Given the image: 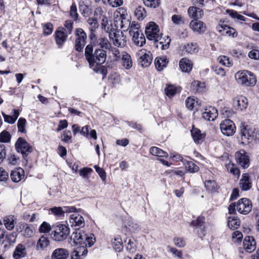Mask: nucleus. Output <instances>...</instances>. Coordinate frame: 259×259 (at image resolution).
<instances>
[{
	"mask_svg": "<svg viewBox=\"0 0 259 259\" xmlns=\"http://www.w3.org/2000/svg\"><path fill=\"white\" fill-rule=\"evenodd\" d=\"M153 40L154 41V46L157 48L166 50L168 48L171 39L168 36L165 35L163 37V34L161 33Z\"/></svg>",
	"mask_w": 259,
	"mask_h": 259,
	"instance_id": "nucleus-14",
	"label": "nucleus"
},
{
	"mask_svg": "<svg viewBox=\"0 0 259 259\" xmlns=\"http://www.w3.org/2000/svg\"><path fill=\"white\" fill-rule=\"evenodd\" d=\"M69 34L65 31V29L63 27H59L55 31V38L56 44L62 47L66 41Z\"/></svg>",
	"mask_w": 259,
	"mask_h": 259,
	"instance_id": "nucleus-18",
	"label": "nucleus"
},
{
	"mask_svg": "<svg viewBox=\"0 0 259 259\" xmlns=\"http://www.w3.org/2000/svg\"><path fill=\"white\" fill-rule=\"evenodd\" d=\"M24 177V170L21 167H17L11 171L10 177L15 183L20 181Z\"/></svg>",
	"mask_w": 259,
	"mask_h": 259,
	"instance_id": "nucleus-27",
	"label": "nucleus"
},
{
	"mask_svg": "<svg viewBox=\"0 0 259 259\" xmlns=\"http://www.w3.org/2000/svg\"><path fill=\"white\" fill-rule=\"evenodd\" d=\"M235 78L238 83L245 86H253L256 82L255 75L248 70L237 72L235 74Z\"/></svg>",
	"mask_w": 259,
	"mask_h": 259,
	"instance_id": "nucleus-4",
	"label": "nucleus"
},
{
	"mask_svg": "<svg viewBox=\"0 0 259 259\" xmlns=\"http://www.w3.org/2000/svg\"><path fill=\"white\" fill-rule=\"evenodd\" d=\"M188 13L192 18L198 19L203 15L202 10L195 7H190L188 10Z\"/></svg>",
	"mask_w": 259,
	"mask_h": 259,
	"instance_id": "nucleus-33",
	"label": "nucleus"
},
{
	"mask_svg": "<svg viewBox=\"0 0 259 259\" xmlns=\"http://www.w3.org/2000/svg\"><path fill=\"white\" fill-rule=\"evenodd\" d=\"M232 240L235 243H240L243 238L242 233L239 231L234 232L232 235Z\"/></svg>",
	"mask_w": 259,
	"mask_h": 259,
	"instance_id": "nucleus-54",
	"label": "nucleus"
},
{
	"mask_svg": "<svg viewBox=\"0 0 259 259\" xmlns=\"http://www.w3.org/2000/svg\"><path fill=\"white\" fill-rule=\"evenodd\" d=\"M235 159L236 162L241 167L247 168L249 165V159L246 155V153L244 150H241L236 152Z\"/></svg>",
	"mask_w": 259,
	"mask_h": 259,
	"instance_id": "nucleus-15",
	"label": "nucleus"
},
{
	"mask_svg": "<svg viewBox=\"0 0 259 259\" xmlns=\"http://www.w3.org/2000/svg\"><path fill=\"white\" fill-rule=\"evenodd\" d=\"M222 133L227 136L233 135L236 131V126L233 121L230 119L223 120L220 124Z\"/></svg>",
	"mask_w": 259,
	"mask_h": 259,
	"instance_id": "nucleus-9",
	"label": "nucleus"
},
{
	"mask_svg": "<svg viewBox=\"0 0 259 259\" xmlns=\"http://www.w3.org/2000/svg\"><path fill=\"white\" fill-rule=\"evenodd\" d=\"M34 235V229L32 225L27 224L23 231L22 235L25 237H31Z\"/></svg>",
	"mask_w": 259,
	"mask_h": 259,
	"instance_id": "nucleus-47",
	"label": "nucleus"
},
{
	"mask_svg": "<svg viewBox=\"0 0 259 259\" xmlns=\"http://www.w3.org/2000/svg\"><path fill=\"white\" fill-rule=\"evenodd\" d=\"M243 249L247 252L251 253L256 248V243L252 236H246L243 242Z\"/></svg>",
	"mask_w": 259,
	"mask_h": 259,
	"instance_id": "nucleus-19",
	"label": "nucleus"
},
{
	"mask_svg": "<svg viewBox=\"0 0 259 259\" xmlns=\"http://www.w3.org/2000/svg\"><path fill=\"white\" fill-rule=\"evenodd\" d=\"M69 221L71 226L82 227L84 225L83 217L77 213L70 215Z\"/></svg>",
	"mask_w": 259,
	"mask_h": 259,
	"instance_id": "nucleus-25",
	"label": "nucleus"
},
{
	"mask_svg": "<svg viewBox=\"0 0 259 259\" xmlns=\"http://www.w3.org/2000/svg\"><path fill=\"white\" fill-rule=\"evenodd\" d=\"M51 212L57 215L58 217H61L64 216V211L63 210V208L61 207H54L51 209Z\"/></svg>",
	"mask_w": 259,
	"mask_h": 259,
	"instance_id": "nucleus-59",
	"label": "nucleus"
},
{
	"mask_svg": "<svg viewBox=\"0 0 259 259\" xmlns=\"http://www.w3.org/2000/svg\"><path fill=\"white\" fill-rule=\"evenodd\" d=\"M10 140L11 135L8 132L4 131L0 134V142L7 143L9 142Z\"/></svg>",
	"mask_w": 259,
	"mask_h": 259,
	"instance_id": "nucleus-56",
	"label": "nucleus"
},
{
	"mask_svg": "<svg viewBox=\"0 0 259 259\" xmlns=\"http://www.w3.org/2000/svg\"><path fill=\"white\" fill-rule=\"evenodd\" d=\"M166 95L169 98L173 97L177 92V88L174 85L168 84L164 89Z\"/></svg>",
	"mask_w": 259,
	"mask_h": 259,
	"instance_id": "nucleus-46",
	"label": "nucleus"
},
{
	"mask_svg": "<svg viewBox=\"0 0 259 259\" xmlns=\"http://www.w3.org/2000/svg\"><path fill=\"white\" fill-rule=\"evenodd\" d=\"M69 255V252L66 249L57 248L52 254V259H66Z\"/></svg>",
	"mask_w": 259,
	"mask_h": 259,
	"instance_id": "nucleus-30",
	"label": "nucleus"
},
{
	"mask_svg": "<svg viewBox=\"0 0 259 259\" xmlns=\"http://www.w3.org/2000/svg\"><path fill=\"white\" fill-rule=\"evenodd\" d=\"M233 104L237 109L242 111L247 108L248 100L244 96L236 97L233 99Z\"/></svg>",
	"mask_w": 259,
	"mask_h": 259,
	"instance_id": "nucleus-23",
	"label": "nucleus"
},
{
	"mask_svg": "<svg viewBox=\"0 0 259 259\" xmlns=\"http://www.w3.org/2000/svg\"><path fill=\"white\" fill-rule=\"evenodd\" d=\"M218 116V111L213 107H209L204 109L202 113V118L207 121H213Z\"/></svg>",
	"mask_w": 259,
	"mask_h": 259,
	"instance_id": "nucleus-22",
	"label": "nucleus"
},
{
	"mask_svg": "<svg viewBox=\"0 0 259 259\" xmlns=\"http://www.w3.org/2000/svg\"><path fill=\"white\" fill-rule=\"evenodd\" d=\"M69 15L74 21H76L78 20L79 15L77 13V7L75 3H73L70 7Z\"/></svg>",
	"mask_w": 259,
	"mask_h": 259,
	"instance_id": "nucleus-52",
	"label": "nucleus"
},
{
	"mask_svg": "<svg viewBox=\"0 0 259 259\" xmlns=\"http://www.w3.org/2000/svg\"><path fill=\"white\" fill-rule=\"evenodd\" d=\"M15 148L18 152H20L24 158L32 151L33 148L23 138H19L15 143Z\"/></svg>",
	"mask_w": 259,
	"mask_h": 259,
	"instance_id": "nucleus-8",
	"label": "nucleus"
},
{
	"mask_svg": "<svg viewBox=\"0 0 259 259\" xmlns=\"http://www.w3.org/2000/svg\"><path fill=\"white\" fill-rule=\"evenodd\" d=\"M240 225L239 219L234 217H230L228 219V226L231 229H237Z\"/></svg>",
	"mask_w": 259,
	"mask_h": 259,
	"instance_id": "nucleus-44",
	"label": "nucleus"
},
{
	"mask_svg": "<svg viewBox=\"0 0 259 259\" xmlns=\"http://www.w3.org/2000/svg\"><path fill=\"white\" fill-rule=\"evenodd\" d=\"M198 45L196 43H190L183 46L182 51L189 54H193L197 52Z\"/></svg>",
	"mask_w": 259,
	"mask_h": 259,
	"instance_id": "nucleus-42",
	"label": "nucleus"
},
{
	"mask_svg": "<svg viewBox=\"0 0 259 259\" xmlns=\"http://www.w3.org/2000/svg\"><path fill=\"white\" fill-rule=\"evenodd\" d=\"M102 28L105 30L107 32H109L112 30L111 25L109 24V21L108 18L106 17H103L101 22Z\"/></svg>",
	"mask_w": 259,
	"mask_h": 259,
	"instance_id": "nucleus-48",
	"label": "nucleus"
},
{
	"mask_svg": "<svg viewBox=\"0 0 259 259\" xmlns=\"http://www.w3.org/2000/svg\"><path fill=\"white\" fill-rule=\"evenodd\" d=\"M6 241L10 245H13L16 243L17 235L15 232H12L6 235Z\"/></svg>",
	"mask_w": 259,
	"mask_h": 259,
	"instance_id": "nucleus-53",
	"label": "nucleus"
},
{
	"mask_svg": "<svg viewBox=\"0 0 259 259\" xmlns=\"http://www.w3.org/2000/svg\"><path fill=\"white\" fill-rule=\"evenodd\" d=\"M94 67V71L96 73H101L104 76L106 75L107 69L105 66L101 65H96Z\"/></svg>",
	"mask_w": 259,
	"mask_h": 259,
	"instance_id": "nucleus-60",
	"label": "nucleus"
},
{
	"mask_svg": "<svg viewBox=\"0 0 259 259\" xmlns=\"http://www.w3.org/2000/svg\"><path fill=\"white\" fill-rule=\"evenodd\" d=\"M76 37L74 42L75 50L78 52H82L87 43V35L85 32L81 28L75 29Z\"/></svg>",
	"mask_w": 259,
	"mask_h": 259,
	"instance_id": "nucleus-6",
	"label": "nucleus"
},
{
	"mask_svg": "<svg viewBox=\"0 0 259 259\" xmlns=\"http://www.w3.org/2000/svg\"><path fill=\"white\" fill-rule=\"evenodd\" d=\"M186 169L190 172L197 171L198 167L192 161H188L185 165Z\"/></svg>",
	"mask_w": 259,
	"mask_h": 259,
	"instance_id": "nucleus-58",
	"label": "nucleus"
},
{
	"mask_svg": "<svg viewBox=\"0 0 259 259\" xmlns=\"http://www.w3.org/2000/svg\"><path fill=\"white\" fill-rule=\"evenodd\" d=\"M78 245L72 252V259H81V256H85L87 254L88 250L87 247H88V244L85 243Z\"/></svg>",
	"mask_w": 259,
	"mask_h": 259,
	"instance_id": "nucleus-24",
	"label": "nucleus"
},
{
	"mask_svg": "<svg viewBox=\"0 0 259 259\" xmlns=\"http://www.w3.org/2000/svg\"><path fill=\"white\" fill-rule=\"evenodd\" d=\"M225 166L228 171H230L234 176L238 177L240 175L239 169L235 166V164L231 163L230 160H228L225 163Z\"/></svg>",
	"mask_w": 259,
	"mask_h": 259,
	"instance_id": "nucleus-38",
	"label": "nucleus"
},
{
	"mask_svg": "<svg viewBox=\"0 0 259 259\" xmlns=\"http://www.w3.org/2000/svg\"><path fill=\"white\" fill-rule=\"evenodd\" d=\"M109 37L112 40L114 46L118 47H123L126 45V36L123 33L117 29H113L109 33Z\"/></svg>",
	"mask_w": 259,
	"mask_h": 259,
	"instance_id": "nucleus-7",
	"label": "nucleus"
},
{
	"mask_svg": "<svg viewBox=\"0 0 259 259\" xmlns=\"http://www.w3.org/2000/svg\"><path fill=\"white\" fill-rule=\"evenodd\" d=\"M143 1L146 6L153 8L158 7L160 3V0H143Z\"/></svg>",
	"mask_w": 259,
	"mask_h": 259,
	"instance_id": "nucleus-55",
	"label": "nucleus"
},
{
	"mask_svg": "<svg viewBox=\"0 0 259 259\" xmlns=\"http://www.w3.org/2000/svg\"><path fill=\"white\" fill-rule=\"evenodd\" d=\"M88 23L90 25V30L96 31L98 28L99 24L97 20L94 18H89L88 20Z\"/></svg>",
	"mask_w": 259,
	"mask_h": 259,
	"instance_id": "nucleus-57",
	"label": "nucleus"
},
{
	"mask_svg": "<svg viewBox=\"0 0 259 259\" xmlns=\"http://www.w3.org/2000/svg\"><path fill=\"white\" fill-rule=\"evenodd\" d=\"M129 33L132 36L137 32H140L142 31L140 29V25L138 23H136L135 22H133L131 23L130 26L128 28Z\"/></svg>",
	"mask_w": 259,
	"mask_h": 259,
	"instance_id": "nucleus-49",
	"label": "nucleus"
},
{
	"mask_svg": "<svg viewBox=\"0 0 259 259\" xmlns=\"http://www.w3.org/2000/svg\"><path fill=\"white\" fill-rule=\"evenodd\" d=\"M126 248L130 252L133 253L135 252L136 250V245L135 241L129 239L126 245Z\"/></svg>",
	"mask_w": 259,
	"mask_h": 259,
	"instance_id": "nucleus-63",
	"label": "nucleus"
},
{
	"mask_svg": "<svg viewBox=\"0 0 259 259\" xmlns=\"http://www.w3.org/2000/svg\"><path fill=\"white\" fill-rule=\"evenodd\" d=\"M73 25V22L71 20H68L65 22L64 28L65 29L66 33L68 34H70L72 33Z\"/></svg>",
	"mask_w": 259,
	"mask_h": 259,
	"instance_id": "nucleus-62",
	"label": "nucleus"
},
{
	"mask_svg": "<svg viewBox=\"0 0 259 259\" xmlns=\"http://www.w3.org/2000/svg\"><path fill=\"white\" fill-rule=\"evenodd\" d=\"M254 136V131L248 126L241 127L240 137L242 143L247 144L251 142Z\"/></svg>",
	"mask_w": 259,
	"mask_h": 259,
	"instance_id": "nucleus-16",
	"label": "nucleus"
},
{
	"mask_svg": "<svg viewBox=\"0 0 259 259\" xmlns=\"http://www.w3.org/2000/svg\"><path fill=\"white\" fill-rule=\"evenodd\" d=\"M150 152L152 155L158 157H165L168 156L166 152L157 147L150 148Z\"/></svg>",
	"mask_w": 259,
	"mask_h": 259,
	"instance_id": "nucleus-43",
	"label": "nucleus"
},
{
	"mask_svg": "<svg viewBox=\"0 0 259 259\" xmlns=\"http://www.w3.org/2000/svg\"><path fill=\"white\" fill-rule=\"evenodd\" d=\"M17 223V219L13 215L5 216L3 218V224L5 228L9 231L13 230Z\"/></svg>",
	"mask_w": 259,
	"mask_h": 259,
	"instance_id": "nucleus-26",
	"label": "nucleus"
},
{
	"mask_svg": "<svg viewBox=\"0 0 259 259\" xmlns=\"http://www.w3.org/2000/svg\"><path fill=\"white\" fill-rule=\"evenodd\" d=\"M120 63L122 66L127 70L130 69L133 66L131 56L126 52H122Z\"/></svg>",
	"mask_w": 259,
	"mask_h": 259,
	"instance_id": "nucleus-28",
	"label": "nucleus"
},
{
	"mask_svg": "<svg viewBox=\"0 0 259 259\" xmlns=\"http://www.w3.org/2000/svg\"><path fill=\"white\" fill-rule=\"evenodd\" d=\"M134 44L139 47H142L146 42V39L143 33L141 31L132 35Z\"/></svg>",
	"mask_w": 259,
	"mask_h": 259,
	"instance_id": "nucleus-35",
	"label": "nucleus"
},
{
	"mask_svg": "<svg viewBox=\"0 0 259 259\" xmlns=\"http://www.w3.org/2000/svg\"><path fill=\"white\" fill-rule=\"evenodd\" d=\"M191 226L195 227V231L200 237L205 235L206 224L203 217L199 216L196 220L192 221Z\"/></svg>",
	"mask_w": 259,
	"mask_h": 259,
	"instance_id": "nucleus-12",
	"label": "nucleus"
},
{
	"mask_svg": "<svg viewBox=\"0 0 259 259\" xmlns=\"http://www.w3.org/2000/svg\"><path fill=\"white\" fill-rule=\"evenodd\" d=\"M27 255V250L24 244L19 243L16 246L13 253L14 259H22Z\"/></svg>",
	"mask_w": 259,
	"mask_h": 259,
	"instance_id": "nucleus-20",
	"label": "nucleus"
},
{
	"mask_svg": "<svg viewBox=\"0 0 259 259\" xmlns=\"http://www.w3.org/2000/svg\"><path fill=\"white\" fill-rule=\"evenodd\" d=\"M168 62L167 59L164 56L156 57L154 61L155 67L158 71H161L165 68Z\"/></svg>",
	"mask_w": 259,
	"mask_h": 259,
	"instance_id": "nucleus-31",
	"label": "nucleus"
},
{
	"mask_svg": "<svg viewBox=\"0 0 259 259\" xmlns=\"http://www.w3.org/2000/svg\"><path fill=\"white\" fill-rule=\"evenodd\" d=\"M51 229V225L49 223L44 222L39 227V231L40 233H48Z\"/></svg>",
	"mask_w": 259,
	"mask_h": 259,
	"instance_id": "nucleus-61",
	"label": "nucleus"
},
{
	"mask_svg": "<svg viewBox=\"0 0 259 259\" xmlns=\"http://www.w3.org/2000/svg\"><path fill=\"white\" fill-rule=\"evenodd\" d=\"M112 245L114 249L117 251H120L123 248L122 240L120 237L114 238Z\"/></svg>",
	"mask_w": 259,
	"mask_h": 259,
	"instance_id": "nucleus-51",
	"label": "nucleus"
},
{
	"mask_svg": "<svg viewBox=\"0 0 259 259\" xmlns=\"http://www.w3.org/2000/svg\"><path fill=\"white\" fill-rule=\"evenodd\" d=\"M75 232H73L71 236V244L72 245H82L88 244V247H91L95 242V238L88 236L84 232L79 229H76Z\"/></svg>",
	"mask_w": 259,
	"mask_h": 259,
	"instance_id": "nucleus-3",
	"label": "nucleus"
},
{
	"mask_svg": "<svg viewBox=\"0 0 259 259\" xmlns=\"http://www.w3.org/2000/svg\"><path fill=\"white\" fill-rule=\"evenodd\" d=\"M191 89L195 92L202 93L205 91L206 86L204 82L194 80L191 83Z\"/></svg>",
	"mask_w": 259,
	"mask_h": 259,
	"instance_id": "nucleus-36",
	"label": "nucleus"
},
{
	"mask_svg": "<svg viewBox=\"0 0 259 259\" xmlns=\"http://www.w3.org/2000/svg\"><path fill=\"white\" fill-rule=\"evenodd\" d=\"M191 133L195 143L198 144L204 140L205 135L204 134H202L199 129L193 127L191 130Z\"/></svg>",
	"mask_w": 259,
	"mask_h": 259,
	"instance_id": "nucleus-34",
	"label": "nucleus"
},
{
	"mask_svg": "<svg viewBox=\"0 0 259 259\" xmlns=\"http://www.w3.org/2000/svg\"><path fill=\"white\" fill-rule=\"evenodd\" d=\"M161 33L158 26L153 22L148 23L145 27V34L148 39L153 40Z\"/></svg>",
	"mask_w": 259,
	"mask_h": 259,
	"instance_id": "nucleus-11",
	"label": "nucleus"
},
{
	"mask_svg": "<svg viewBox=\"0 0 259 259\" xmlns=\"http://www.w3.org/2000/svg\"><path fill=\"white\" fill-rule=\"evenodd\" d=\"M251 209V202L246 198L240 199L236 204V210L241 214H248Z\"/></svg>",
	"mask_w": 259,
	"mask_h": 259,
	"instance_id": "nucleus-13",
	"label": "nucleus"
},
{
	"mask_svg": "<svg viewBox=\"0 0 259 259\" xmlns=\"http://www.w3.org/2000/svg\"><path fill=\"white\" fill-rule=\"evenodd\" d=\"M135 15L139 20H143L146 16V11L144 8L138 6L135 10Z\"/></svg>",
	"mask_w": 259,
	"mask_h": 259,
	"instance_id": "nucleus-45",
	"label": "nucleus"
},
{
	"mask_svg": "<svg viewBox=\"0 0 259 259\" xmlns=\"http://www.w3.org/2000/svg\"><path fill=\"white\" fill-rule=\"evenodd\" d=\"M97 44L99 47L98 49L109 50L111 48V45L105 37H101L97 40Z\"/></svg>",
	"mask_w": 259,
	"mask_h": 259,
	"instance_id": "nucleus-37",
	"label": "nucleus"
},
{
	"mask_svg": "<svg viewBox=\"0 0 259 259\" xmlns=\"http://www.w3.org/2000/svg\"><path fill=\"white\" fill-rule=\"evenodd\" d=\"M52 238L55 241H61L66 239L70 233V229L65 224H59L53 226Z\"/></svg>",
	"mask_w": 259,
	"mask_h": 259,
	"instance_id": "nucleus-5",
	"label": "nucleus"
},
{
	"mask_svg": "<svg viewBox=\"0 0 259 259\" xmlns=\"http://www.w3.org/2000/svg\"><path fill=\"white\" fill-rule=\"evenodd\" d=\"M239 186L242 190L247 191L249 190L252 186L251 180L248 175L243 174L239 182Z\"/></svg>",
	"mask_w": 259,
	"mask_h": 259,
	"instance_id": "nucleus-29",
	"label": "nucleus"
},
{
	"mask_svg": "<svg viewBox=\"0 0 259 259\" xmlns=\"http://www.w3.org/2000/svg\"><path fill=\"white\" fill-rule=\"evenodd\" d=\"M26 120L24 118L21 117L19 119L17 122V127L18 132L22 133H26L25 126Z\"/></svg>",
	"mask_w": 259,
	"mask_h": 259,
	"instance_id": "nucleus-50",
	"label": "nucleus"
},
{
	"mask_svg": "<svg viewBox=\"0 0 259 259\" xmlns=\"http://www.w3.org/2000/svg\"><path fill=\"white\" fill-rule=\"evenodd\" d=\"M130 17L124 8H120L114 13V23L116 29L120 28L123 31L128 29L131 25Z\"/></svg>",
	"mask_w": 259,
	"mask_h": 259,
	"instance_id": "nucleus-2",
	"label": "nucleus"
},
{
	"mask_svg": "<svg viewBox=\"0 0 259 259\" xmlns=\"http://www.w3.org/2000/svg\"><path fill=\"white\" fill-rule=\"evenodd\" d=\"M204 185L206 190L209 193L215 192L218 189V186L214 180H206Z\"/></svg>",
	"mask_w": 259,
	"mask_h": 259,
	"instance_id": "nucleus-40",
	"label": "nucleus"
},
{
	"mask_svg": "<svg viewBox=\"0 0 259 259\" xmlns=\"http://www.w3.org/2000/svg\"><path fill=\"white\" fill-rule=\"evenodd\" d=\"M192 62L187 58H183L179 61V67L184 72H190L192 69Z\"/></svg>",
	"mask_w": 259,
	"mask_h": 259,
	"instance_id": "nucleus-32",
	"label": "nucleus"
},
{
	"mask_svg": "<svg viewBox=\"0 0 259 259\" xmlns=\"http://www.w3.org/2000/svg\"><path fill=\"white\" fill-rule=\"evenodd\" d=\"M94 168H95L96 172L99 175L101 180L103 182L105 181L106 178V174L105 170L103 168L99 167L97 165H95Z\"/></svg>",
	"mask_w": 259,
	"mask_h": 259,
	"instance_id": "nucleus-64",
	"label": "nucleus"
},
{
	"mask_svg": "<svg viewBox=\"0 0 259 259\" xmlns=\"http://www.w3.org/2000/svg\"><path fill=\"white\" fill-rule=\"evenodd\" d=\"M137 56L139 62L143 67H147L150 65L152 61V55L150 51L141 50L137 53Z\"/></svg>",
	"mask_w": 259,
	"mask_h": 259,
	"instance_id": "nucleus-10",
	"label": "nucleus"
},
{
	"mask_svg": "<svg viewBox=\"0 0 259 259\" xmlns=\"http://www.w3.org/2000/svg\"><path fill=\"white\" fill-rule=\"evenodd\" d=\"M84 57L90 67L93 68L96 65H102L106 62L107 52L102 49H94L93 45L90 43L85 48Z\"/></svg>",
	"mask_w": 259,
	"mask_h": 259,
	"instance_id": "nucleus-1",
	"label": "nucleus"
},
{
	"mask_svg": "<svg viewBox=\"0 0 259 259\" xmlns=\"http://www.w3.org/2000/svg\"><path fill=\"white\" fill-rule=\"evenodd\" d=\"M190 27L194 32L199 34L202 33L206 30L205 24L198 19L192 20L190 23Z\"/></svg>",
	"mask_w": 259,
	"mask_h": 259,
	"instance_id": "nucleus-21",
	"label": "nucleus"
},
{
	"mask_svg": "<svg viewBox=\"0 0 259 259\" xmlns=\"http://www.w3.org/2000/svg\"><path fill=\"white\" fill-rule=\"evenodd\" d=\"M217 30L222 35H227L231 37H236L238 33L236 30L226 24H219L217 27Z\"/></svg>",
	"mask_w": 259,
	"mask_h": 259,
	"instance_id": "nucleus-17",
	"label": "nucleus"
},
{
	"mask_svg": "<svg viewBox=\"0 0 259 259\" xmlns=\"http://www.w3.org/2000/svg\"><path fill=\"white\" fill-rule=\"evenodd\" d=\"M50 243L49 238L45 235L41 236L38 239L36 249L37 250H42L46 248Z\"/></svg>",
	"mask_w": 259,
	"mask_h": 259,
	"instance_id": "nucleus-39",
	"label": "nucleus"
},
{
	"mask_svg": "<svg viewBox=\"0 0 259 259\" xmlns=\"http://www.w3.org/2000/svg\"><path fill=\"white\" fill-rule=\"evenodd\" d=\"M186 107L190 110H196L198 106V101L194 97H188L185 101Z\"/></svg>",
	"mask_w": 259,
	"mask_h": 259,
	"instance_id": "nucleus-41",
	"label": "nucleus"
}]
</instances>
